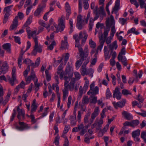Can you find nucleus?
I'll return each instance as SVG.
<instances>
[{
    "label": "nucleus",
    "mask_w": 146,
    "mask_h": 146,
    "mask_svg": "<svg viewBox=\"0 0 146 146\" xmlns=\"http://www.w3.org/2000/svg\"><path fill=\"white\" fill-rule=\"evenodd\" d=\"M68 77L65 76L64 77V79L65 80L64 84V88L63 90V100L64 101L66 98L68 96V89L71 91H73L74 88V84L76 81L75 78H72L70 79V82L69 83L68 80Z\"/></svg>",
    "instance_id": "nucleus-1"
},
{
    "label": "nucleus",
    "mask_w": 146,
    "mask_h": 146,
    "mask_svg": "<svg viewBox=\"0 0 146 146\" xmlns=\"http://www.w3.org/2000/svg\"><path fill=\"white\" fill-rule=\"evenodd\" d=\"M79 56L80 59L77 61L76 63V67L79 68L82 64L83 61L86 62V60L88 59L89 54L88 48L87 46H85L84 50L83 49L80 48L79 49Z\"/></svg>",
    "instance_id": "nucleus-2"
},
{
    "label": "nucleus",
    "mask_w": 146,
    "mask_h": 146,
    "mask_svg": "<svg viewBox=\"0 0 146 146\" xmlns=\"http://www.w3.org/2000/svg\"><path fill=\"white\" fill-rule=\"evenodd\" d=\"M2 61H0V75L2 74H5L8 71V65L7 62L6 61L4 62L3 65L1 66ZM1 80H4L6 82L7 80L6 77L4 75H2L0 77V81Z\"/></svg>",
    "instance_id": "nucleus-3"
},
{
    "label": "nucleus",
    "mask_w": 146,
    "mask_h": 146,
    "mask_svg": "<svg viewBox=\"0 0 146 146\" xmlns=\"http://www.w3.org/2000/svg\"><path fill=\"white\" fill-rule=\"evenodd\" d=\"M115 22L113 17L112 15H111L110 18H108L106 21V26L109 29L111 27V32L115 33L116 30L115 28Z\"/></svg>",
    "instance_id": "nucleus-4"
},
{
    "label": "nucleus",
    "mask_w": 146,
    "mask_h": 146,
    "mask_svg": "<svg viewBox=\"0 0 146 146\" xmlns=\"http://www.w3.org/2000/svg\"><path fill=\"white\" fill-rule=\"evenodd\" d=\"M64 16L62 15L61 18L59 19L58 24L57 26L55 23L54 24V26L56 29L55 31L56 33H58L59 31L61 32L64 30L65 28L64 23Z\"/></svg>",
    "instance_id": "nucleus-5"
},
{
    "label": "nucleus",
    "mask_w": 146,
    "mask_h": 146,
    "mask_svg": "<svg viewBox=\"0 0 146 146\" xmlns=\"http://www.w3.org/2000/svg\"><path fill=\"white\" fill-rule=\"evenodd\" d=\"M31 114L29 117L31 119V121L32 124L35 123L37 120L38 118L35 119L34 115L33 113L35 112L37 106L36 104V100L34 99L33 101L32 104L31 105Z\"/></svg>",
    "instance_id": "nucleus-6"
},
{
    "label": "nucleus",
    "mask_w": 146,
    "mask_h": 146,
    "mask_svg": "<svg viewBox=\"0 0 146 146\" xmlns=\"http://www.w3.org/2000/svg\"><path fill=\"white\" fill-rule=\"evenodd\" d=\"M13 5L8 6L5 7L3 10V12L5 13L3 20V23L4 24H5L8 21L9 17L10 15V12L11 10V9L13 7Z\"/></svg>",
    "instance_id": "nucleus-7"
},
{
    "label": "nucleus",
    "mask_w": 146,
    "mask_h": 146,
    "mask_svg": "<svg viewBox=\"0 0 146 146\" xmlns=\"http://www.w3.org/2000/svg\"><path fill=\"white\" fill-rule=\"evenodd\" d=\"M73 73V68L68 64L66 65L65 70L64 72V77L65 76L67 77L68 78L67 81H69L68 80H70V79L68 77L71 78L72 77Z\"/></svg>",
    "instance_id": "nucleus-8"
},
{
    "label": "nucleus",
    "mask_w": 146,
    "mask_h": 146,
    "mask_svg": "<svg viewBox=\"0 0 146 146\" xmlns=\"http://www.w3.org/2000/svg\"><path fill=\"white\" fill-rule=\"evenodd\" d=\"M16 71L15 67H13L12 70L11 78V77L7 75V79L12 86H13L15 84V81L17 80L15 75Z\"/></svg>",
    "instance_id": "nucleus-9"
},
{
    "label": "nucleus",
    "mask_w": 146,
    "mask_h": 146,
    "mask_svg": "<svg viewBox=\"0 0 146 146\" xmlns=\"http://www.w3.org/2000/svg\"><path fill=\"white\" fill-rule=\"evenodd\" d=\"M45 7L46 4H41L38 5L36 9L34 12V16L39 17L41 16V13L43 12V10Z\"/></svg>",
    "instance_id": "nucleus-10"
},
{
    "label": "nucleus",
    "mask_w": 146,
    "mask_h": 146,
    "mask_svg": "<svg viewBox=\"0 0 146 146\" xmlns=\"http://www.w3.org/2000/svg\"><path fill=\"white\" fill-rule=\"evenodd\" d=\"M19 124L20 126L16 125L15 128L19 130L22 131L25 129H28L30 128V127L28 126V124L23 122L19 121Z\"/></svg>",
    "instance_id": "nucleus-11"
},
{
    "label": "nucleus",
    "mask_w": 146,
    "mask_h": 146,
    "mask_svg": "<svg viewBox=\"0 0 146 146\" xmlns=\"http://www.w3.org/2000/svg\"><path fill=\"white\" fill-rule=\"evenodd\" d=\"M99 113V107H96L95 108L94 112L91 115V118L90 119V123H89L90 125H91L93 122L94 119L98 116Z\"/></svg>",
    "instance_id": "nucleus-12"
},
{
    "label": "nucleus",
    "mask_w": 146,
    "mask_h": 146,
    "mask_svg": "<svg viewBox=\"0 0 146 146\" xmlns=\"http://www.w3.org/2000/svg\"><path fill=\"white\" fill-rule=\"evenodd\" d=\"M25 78V81L26 82V84L29 83L32 79L34 82H35V79L37 78L35 73V72L33 69L31 70V74L30 76Z\"/></svg>",
    "instance_id": "nucleus-13"
},
{
    "label": "nucleus",
    "mask_w": 146,
    "mask_h": 146,
    "mask_svg": "<svg viewBox=\"0 0 146 146\" xmlns=\"http://www.w3.org/2000/svg\"><path fill=\"white\" fill-rule=\"evenodd\" d=\"M126 102V100L125 99H123L122 101L116 103L114 102L112 103L114 107L116 109H117L118 108H121L124 106Z\"/></svg>",
    "instance_id": "nucleus-14"
},
{
    "label": "nucleus",
    "mask_w": 146,
    "mask_h": 146,
    "mask_svg": "<svg viewBox=\"0 0 146 146\" xmlns=\"http://www.w3.org/2000/svg\"><path fill=\"white\" fill-rule=\"evenodd\" d=\"M88 36V35L85 31H84L80 32L78 38L79 39H82V42H81L82 44L85 42Z\"/></svg>",
    "instance_id": "nucleus-15"
},
{
    "label": "nucleus",
    "mask_w": 146,
    "mask_h": 146,
    "mask_svg": "<svg viewBox=\"0 0 146 146\" xmlns=\"http://www.w3.org/2000/svg\"><path fill=\"white\" fill-rule=\"evenodd\" d=\"M90 57H88V59L86 60V62H84L83 65L82 66L81 73L83 75H85L86 74L87 70L86 68V65L88 64L90 61Z\"/></svg>",
    "instance_id": "nucleus-16"
},
{
    "label": "nucleus",
    "mask_w": 146,
    "mask_h": 146,
    "mask_svg": "<svg viewBox=\"0 0 146 146\" xmlns=\"http://www.w3.org/2000/svg\"><path fill=\"white\" fill-rule=\"evenodd\" d=\"M18 25V21H17V17L16 16L13 19V23L11 25L9 28V30L12 31L17 29Z\"/></svg>",
    "instance_id": "nucleus-17"
},
{
    "label": "nucleus",
    "mask_w": 146,
    "mask_h": 146,
    "mask_svg": "<svg viewBox=\"0 0 146 146\" xmlns=\"http://www.w3.org/2000/svg\"><path fill=\"white\" fill-rule=\"evenodd\" d=\"M63 64L62 63L61 64L58 66L57 70V73L58 74H60V79H62L64 76V72L63 71Z\"/></svg>",
    "instance_id": "nucleus-18"
},
{
    "label": "nucleus",
    "mask_w": 146,
    "mask_h": 146,
    "mask_svg": "<svg viewBox=\"0 0 146 146\" xmlns=\"http://www.w3.org/2000/svg\"><path fill=\"white\" fill-rule=\"evenodd\" d=\"M24 48V47H22L21 52V53L19 55V56L18 59V66L20 68H21V65L22 64V61L23 59V55L24 54L25 52H26V50L25 51H23V49Z\"/></svg>",
    "instance_id": "nucleus-19"
},
{
    "label": "nucleus",
    "mask_w": 146,
    "mask_h": 146,
    "mask_svg": "<svg viewBox=\"0 0 146 146\" xmlns=\"http://www.w3.org/2000/svg\"><path fill=\"white\" fill-rule=\"evenodd\" d=\"M103 119H101L99 121L96 120L94 123H96V130L101 131L102 124H103Z\"/></svg>",
    "instance_id": "nucleus-20"
},
{
    "label": "nucleus",
    "mask_w": 146,
    "mask_h": 146,
    "mask_svg": "<svg viewBox=\"0 0 146 146\" xmlns=\"http://www.w3.org/2000/svg\"><path fill=\"white\" fill-rule=\"evenodd\" d=\"M65 10L67 12L66 19L68 20L69 19V16L71 13V11L70 5L68 2H66L65 3Z\"/></svg>",
    "instance_id": "nucleus-21"
},
{
    "label": "nucleus",
    "mask_w": 146,
    "mask_h": 146,
    "mask_svg": "<svg viewBox=\"0 0 146 146\" xmlns=\"http://www.w3.org/2000/svg\"><path fill=\"white\" fill-rule=\"evenodd\" d=\"M35 45L34 48H36V50L37 52L41 53L42 52V46L40 44L38 45V41L37 40V39L36 38H35Z\"/></svg>",
    "instance_id": "nucleus-22"
},
{
    "label": "nucleus",
    "mask_w": 146,
    "mask_h": 146,
    "mask_svg": "<svg viewBox=\"0 0 146 146\" xmlns=\"http://www.w3.org/2000/svg\"><path fill=\"white\" fill-rule=\"evenodd\" d=\"M99 88L98 87L96 86L92 90H89L87 94L89 95L91 94L92 95H95L98 94Z\"/></svg>",
    "instance_id": "nucleus-23"
},
{
    "label": "nucleus",
    "mask_w": 146,
    "mask_h": 146,
    "mask_svg": "<svg viewBox=\"0 0 146 146\" xmlns=\"http://www.w3.org/2000/svg\"><path fill=\"white\" fill-rule=\"evenodd\" d=\"M122 114L127 120H130L133 119L132 115L126 111H123L122 113Z\"/></svg>",
    "instance_id": "nucleus-24"
},
{
    "label": "nucleus",
    "mask_w": 146,
    "mask_h": 146,
    "mask_svg": "<svg viewBox=\"0 0 146 146\" xmlns=\"http://www.w3.org/2000/svg\"><path fill=\"white\" fill-rule=\"evenodd\" d=\"M109 46V48L110 50L111 54L113 52V49L115 48V49H116L117 47L116 40L112 42V44H110Z\"/></svg>",
    "instance_id": "nucleus-25"
},
{
    "label": "nucleus",
    "mask_w": 146,
    "mask_h": 146,
    "mask_svg": "<svg viewBox=\"0 0 146 146\" xmlns=\"http://www.w3.org/2000/svg\"><path fill=\"white\" fill-rule=\"evenodd\" d=\"M120 0H116L115 2V3L114 7L111 13H113V11H115L116 13L119 9Z\"/></svg>",
    "instance_id": "nucleus-26"
},
{
    "label": "nucleus",
    "mask_w": 146,
    "mask_h": 146,
    "mask_svg": "<svg viewBox=\"0 0 146 146\" xmlns=\"http://www.w3.org/2000/svg\"><path fill=\"white\" fill-rule=\"evenodd\" d=\"M100 44L98 47L97 50H100V51H101L102 48L103 46L104 43L105 42V40L103 39L102 36L100 38Z\"/></svg>",
    "instance_id": "nucleus-27"
},
{
    "label": "nucleus",
    "mask_w": 146,
    "mask_h": 146,
    "mask_svg": "<svg viewBox=\"0 0 146 146\" xmlns=\"http://www.w3.org/2000/svg\"><path fill=\"white\" fill-rule=\"evenodd\" d=\"M3 47L5 50L9 53H11V44L10 43H6L3 45Z\"/></svg>",
    "instance_id": "nucleus-28"
},
{
    "label": "nucleus",
    "mask_w": 146,
    "mask_h": 146,
    "mask_svg": "<svg viewBox=\"0 0 146 146\" xmlns=\"http://www.w3.org/2000/svg\"><path fill=\"white\" fill-rule=\"evenodd\" d=\"M18 113L17 115V117L19 119V121L21 120V118L20 116L21 115L22 117V119L23 120L25 118V111L24 110H20V111L18 112Z\"/></svg>",
    "instance_id": "nucleus-29"
},
{
    "label": "nucleus",
    "mask_w": 146,
    "mask_h": 146,
    "mask_svg": "<svg viewBox=\"0 0 146 146\" xmlns=\"http://www.w3.org/2000/svg\"><path fill=\"white\" fill-rule=\"evenodd\" d=\"M125 47H123L121 49V51L119 52L118 57L117 59L118 60H119L120 59V58H124L122 56L123 55H124L125 53Z\"/></svg>",
    "instance_id": "nucleus-30"
},
{
    "label": "nucleus",
    "mask_w": 146,
    "mask_h": 146,
    "mask_svg": "<svg viewBox=\"0 0 146 146\" xmlns=\"http://www.w3.org/2000/svg\"><path fill=\"white\" fill-rule=\"evenodd\" d=\"M140 131L139 129H138L133 131L132 132V136L134 139H135L136 137L139 136L140 134Z\"/></svg>",
    "instance_id": "nucleus-31"
},
{
    "label": "nucleus",
    "mask_w": 146,
    "mask_h": 146,
    "mask_svg": "<svg viewBox=\"0 0 146 146\" xmlns=\"http://www.w3.org/2000/svg\"><path fill=\"white\" fill-rule=\"evenodd\" d=\"M32 18L33 16L32 15H30L29 17L28 18L27 21L24 25L23 27H27L28 25H30L31 23L32 19Z\"/></svg>",
    "instance_id": "nucleus-32"
},
{
    "label": "nucleus",
    "mask_w": 146,
    "mask_h": 146,
    "mask_svg": "<svg viewBox=\"0 0 146 146\" xmlns=\"http://www.w3.org/2000/svg\"><path fill=\"white\" fill-rule=\"evenodd\" d=\"M70 120L71 121V124L72 125H75L76 123V115L74 116H71Z\"/></svg>",
    "instance_id": "nucleus-33"
},
{
    "label": "nucleus",
    "mask_w": 146,
    "mask_h": 146,
    "mask_svg": "<svg viewBox=\"0 0 146 146\" xmlns=\"http://www.w3.org/2000/svg\"><path fill=\"white\" fill-rule=\"evenodd\" d=\"M135 29H136L134 27L132 28L131 29L128 30L127 32V35H128L129 34L131 33H133V34L136 35L139 34V33L137 31H135Z\"/></svg>",
    "instance_id": "nucleus-34"
},
{
    "label": "nucleus",
    "mask_w": 146,
    "mask_h": 146,
    "mask_svg": "<svg viewBox=\"0 0 146 146\" xmlns=\"http://www.w3.org/2000/svg\"><path fill=\"white\" fill-rule=\"evenodd\" d=\"M89 101L88 96H84L82 100V103L83 104H88L89 102Z\"/></svg>",
    "instance_id": "nucleus-35"
},
{
    "label": "nucleus",
    "mask_w": 146,
    "mask_h": 146,
    "mask_svg": "<svg viewBox=\"0 0 146 146\" xmlns=\"http://www.w3.org/2000/svg\"><path fill=\"white\" fill-rule=\"evenodd\" d=\"M131 127H135L138 125L139 123V121L137 119H135L132 121H131Z\"/></svg>",
    "instance_id": "nucleus-36"
},
{
    "label": "nucleus",
    "mask_w": 146,
    "mask_h": 146,
    "mask_svg": "<svg viewBox=\"0 0 146 146\" xmlns=\"http://www.w3.org/2000/svg\"><path fill=\"white\" fill-rule=\"evenodd\" d=\"M139 3L140 7L142 9L144 8L146 10V3L144 0H138Z\"/></svg>",
    "instance_id": "nucleus-37"
},
{
    "label": "nucleus",
    "mask_w": 146,
    "mask_h": 146,
    "mask_svg": "<svg viewBox=\"0 0 146 146\" xmlns=\"http://www.w3.org/2000/svg\"><path fill=\"white\" fill-rule=\"evenodd\" d=\"M94 72V70L90 68L87 70L86 75H88L90 76L92 78L93 76V73Z\"/></svg>",
    "instance_id": "nucleus-38"
},
{
    "label": "nucleus",
    "mask_w": 146,
    "mask_h": 146,
    "mask_svg": "<svg viewBox=\"0 0 146 146\" xmlns=\"http://www.w3.org/2000/svg\"><path fill=\"white\" fill-rule=\"evenodd\" d=\"M119 61H121L123 65L125 66H127L128 64L127 60L125 56L124 58H120V60Z\"/></svg>",
    "instance_id": "nucleus-39"
},
{
    "label": "nucleus",
    "mask_w": 146,
    "mask_h": 146,
    "mask_svg": "<svg viewBox=\"0 0 146 146\" xmlns=\"http://www.w3.org/2000/svg\"><path fill=\"white\" fill-rule=\"evenodd\" d=\"M84 22H81L76 23V27L79 30H81L85 24H84Z\"/></svg>",
    "instance_id": "nucleus-40"
},
{
    "label": "nucleus",
    "mask_w": 146,
    "mask_h": 146,
    "mask_svg": "<svg viewBox=\"0 0 146 146\" xmlns=\"http://www.w3.org/2000/svg\"><path fill=\"white\" fill-rule=\"evenodd\" d=\"M83 3V7L84 9L87 10L88 9L89 7V4L88 1L87 0H82Z\"/></svg>",
    "instance_id": "nucleus-41"
},
{
    "label": "nucleus",
    "mask_w": 146,
    "mask_h": 146,
    "mask_svg": "<svg viewBox=\"0 0 146 146\" xmlns=\"http://www.w3.org/2000/svg\"><path fill=\"white\" fill-rule=\"evenodd\" d=\"M90 113V112H88L86 113L85 116L84 118V122L85 123H88L89 122L88 119L89 118Z\"/></svg>",
    "instance_id": "nucleus-42"
},
{
    "label": "nucleus",
    "mask_w": 146,
    "mask_h": 146,
    "mask_svg": "<svg viewBox=\"0 0 146 146\" xmlns=\"http://www.w3.org/2000/svg\"><path fill=\"white\" fill-rule=\"evenodd\" d=\"M89 44L90 47L92 48H94L96 46V44L92 40V38L90 39L89 41Z\"/></svg>",
    "instance_id": "nucleus-43"
},
{
    "label": "nucleus",
    "mask_w": 146,
    "mask_h": 146,
    "mask_svg": "<svg viewBox=\"0 0 146 146\" xmlns=\"http://www.w3.org/2000/svg\"><path fill=\"white\" fill-rule=\"evenodd\" d=\"M141 137L143 139L144 142L146 143V133L145 131H143L141 132Z\"/></svg>",
    "instance_id": "nucleus-44"
},
{
    "label": "nucleus",
    "mask_w": 146,
    "mask_h": 146,
    "mask_svg": "<svg viewBox=\"0 0 146 146\" xmlns=\"http://www.w3.org/2000/svg\"><path fill=\"white\" fill-rule=\"evenodd\" d=\"M11 94L8 93L7 95L5 98V99L3 102V105L4 106L8 102L9 99Z\"/></svg>",
    "instance_id": "nucleus-45"
},
{
    "label": "nucleus",
    "mask_w": 146,
    "mask_h": 146,
    "mask_svg": "<svg viewBox=\"0 0 146 146\" xmlns=\"http://www.w3.org/2000/svg\"><path fill=\"white\" fill-rule=\"evenodd\" d=\"M46 79L48 81H49L51 80V76L49 74L48 70L46 69L45 71Z\"/></svg>",
    "instance_id": "nucleus-46"
},
{
    "label": "nucleus",
    "mask_w": 146,
    "mask_h": 146,
    "mask_svg": "<svg viewBox=\"0 0 146 146\" xmlns=\"http://www.w3.org/2000/svg\"><path fill=\"white\" fill-rule=\"evenodd\" d=\"M30 66L28 65L27 69L25 70L23 72V75L25 77H27L28 74V72L30 71Z\"/></svg>",
    "instance_id": "nucleus-47"
},
{
    "label": "nucleus",
    "mask_w": 146,
    "mask_h": 146,
    "mask_svg": "<svg viewBox=\"0 0 146 146\" xmlns=\"http://www.w3.org/2000/svg\"><path fill=\"white\" fill-rule=\"evenodd\" d=\"M30 33L31 34V35L32 37H33V38L34 39V41H35V38H36L37 39V40H38V36H37L36 35H37V33H36V31H34L32 32H31Z\"/></svg>",
    "instance_id": "nucleus-48"
},
{
    "label": "nucleus",
    "mask_w": 146,
    "mask_h": 146,
    "mask_svg": "<svg viewBox=\"0 0 146 146\" xmlns=\"http://www.w3.org/2000/svg\"><path fill=\"white\" fill-rule=\"evenodd\" d=\"M13 37L15 41L19 44H21V38L19 36H13Z\"/></svg>",
    "instance_id": "nucleus-49"
},
{
    "label": "nucleus",
    "mask_w": 146,
    "mask_h": 146,
    "mask_svg": "<svg viewBox=\"0 0 146 146\" xmlns=\"http://www.w3.org/2000/svg\"><path fill=\"white\" fill-rule=\"evenodd\" d=\"M69 23L70 25V30L69 32L70 34H71L73 31V21L72 19H70L69 20Z\"/></svg>",
    "instance_id": "nucleus-50"
},
{
    "label": "nucleus",
    "mask_w": 146,
    "mask_h": 146,
    "mask_svg": "<svg viewBox=\"0 0 146 146\" xmlns=\"http://www.w3.org/2000/svg\"><path fill=\"white\" fill-rule=\"evenodd\" d=\"M110 29L108 28V29H105L104 32V39H103V40H105H105L107 36L108 33L110 31Z\"/></svg>",
    "instance_id": "nucleus-51"
},
{
    "label": "nucleus",
    "mask_w": 146,
    "mask_h": 146,
    "mask_svg": "<svg viewBox=\"0 0 146 146\" xmlns=\"http://www.w3.org/2000/svg\"><path fill=\"white\" fill-rule=\"evenodd\" d=\"M59 138L58 134L57 136L55 138L54 143L56 145L58 146L59 145Z\"/></svg>",
    "instance_id": "nucleus-52"
},
{
    "label": "nucleus",
    "mask_w": 146,
    "mask_h": 146,
    "mask_svg": "<svg viewBox=\"0 0 146 146\" xmlns=\"http://www.w3.org/2000/svg\"><path fill=\"white\" fill-rule=\"evenodd\" d=\"M130 3L132 4H134L136 7V8L138 7L139 6V4L137 1V0H129Z\"/></svg>",
    "instance_id": "nucleus-53"
},
{
    "label": "nucleus",
    "mask_w": 146,
    "mask_h": 146,
    "mask_svg": "<svg viewBox=\"0 0 146 146\" xmlns=\"http://www.w3.org/2000/svg\"><path fill=\"white\" fill-rule=\"evenodd\" d=\"M119 88L117 87H116L115 88L113 95V98H115V96L116 94L121 93L119 90Z\"/></svg>",
    "instance_id": "nucleus-54"
},
{
    "label": "nucleus",
    "mask_w": 146,
    "mask_h": 146,
    "mask_svg": "<svg viewBox=\"0 0 146 146\" xmlns=\"http://www.w3.org/2000/svg\"><path fill=\"white\" fill-rule=\"evenodd\" d=\"M122 93L124 95H127L128 94H131V93L127 90L124 89L122 90Z\"/></svg>",
    "instance_id": "nucleus-55"
},
{
    "label": "nucleus",
    "mask_w": 146,
    "mask_h": 146,
    "mask_svg": "<svg viewBox=\"0 0 146 146\" xmlns=\"http://www.w3.org/2000/svg\"><path fill=\"white\" fill-rule=\"evenodd\" d=\"M106 96L107 99L110 98L111 96V94L108 88L106 90Z\"/></svg>",
    "instance_id": "nucleus-56"
},
{
    "label": "nucleus",
    "mask_w": 146,
    "mask_h": 146,
    "mask_svg": "<svg viewBox=\"0 0 146 146\" xmlns=\"http://www.w3.org/2000/svg\"><path fill=\"white\" fill-rule=\"evenodd\" d=\"M127 20L123 18H120L119 19V22L122 25H124L127 21Z\"/></svg>",
    "instance_id": "nucleus-57"
},
{
    "label": "nucleus",
    "mask_w": 146,
    "mask_h": 146,
    "mask_svg": "<svg viewBox=\"0 0 146 146\" xmlns=\"http://www.w3.org/2000/svg\"><path fill=\"white\" fill-rule=\"evenodd\" d=\"M80 41L79 40H76L75 41V47H77L78 48V50L79 52V49L80 48H82L80 46Z\"/></svg>",
    "instance_id": "nucleus-58"
},
{
    "label": "nucleus",
    "mask_w": 146,
    "mask_h": 146,
    "mask_svg": "<svg viewBox=\"0 0 146 146\" xmlns=\"http://www.w3.org/2000/svg\"><path fill=\"white\" fill-rule=\"evenodd\" d=\"M56 43L54 40H53L51 44L48 47V48L50 50H52L54 46L55 45Z\"/></svg>",
    "instance_id": "nucleus-59"
},
{
    "label": "nucleus",
    "mask_w": 146,
    "mask_h": 146,
    "mask_svg": "<svg viewBox=\"0 0 146 146\" xmlns=\"http://www.w3.org/2000/svg\"><path fill=\"white\" fill-rule=\"evenodd\" d=\"M84 22V20H82V16L80 14L77 17V23H78L80 22Z\"/></svg>",
    "instance_id": "nucleus-60"
},
{
    "label": "nucleus",
    "mask_w": 146,
    "mask_h": 146,
    "mask_svg": "<svg viewBox=\"0 0 146 146\" xmlns=\"http://www.w3.org/2000/svg\"><path fill=\"white\" fill-rule=\"evenodd\" d=\"M17 20H18V17H19L20 20H22L24 18V14L21 12H19L17 14Z\"/></svg>",
    "instance_id": "nucleus-61"
},
{
    "label": "nucleus",
    "mask_w": 146,
    "mask_h": 146,
    "mask_svg": "<svg viewBox=\"0 0 146 146\" xmlns=\"http://www.w3.org/2000/svg\"><path fill=\"white\" fill-rule=\"evenodd\" d=\"M70 127L69 125H65L64 128V129L63 131V134H65L67 133L68 132V131Z\"/></svg>",
    "instance_id": "nucleus-62"
},
{
    "label": "nucleus",
    "mask_w": 146,
    "mask_h": 146,
    "mask_svg": "<svg viewBox=\"0 0 146 146\" xmlns=\"http://www.w3.org/2000/svg\"><path fill=\"white\" fill-rule=\"evenodd\" d=\"M16 114V110L15 109H14V110H13V113L12 114V116L11 117V119L10 120V121H12L14 119V117L15 116Z\"/></svg>",
    "instance_id": "nucleus-63"
},
{
    "label": "nucleus",
    "mask_w": 146,
    "mask_h": 146,
    "mask_svg": "<svg viewBox=\"0 0 146 146\" xmlns=\"http://www.w3.org/2000/svg\"><path fill=\"white\" fill-rule=\"evenodd\" d=\"M31 62L32 61L29 58H27L24 60L23 63H25L26 64H29L31 63Z\"/></svg>",
    "instance_id": "nucleus-64"
}]
</instances>
